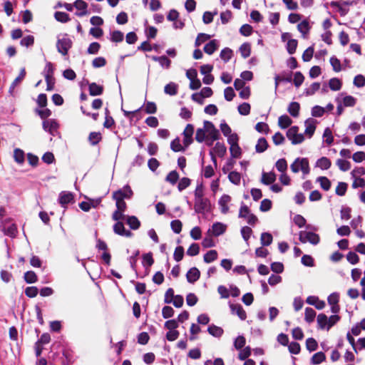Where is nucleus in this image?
Segmentation results:
<instances>
[{
	"instance_id": "nucleus-1",
	"label": "nucleus",
	"mask_w": 365,
	"mask_h": 365,
	"mask_svg": "<svg viewBox=\"0 0 365 365\" xmlns=\"http://www.w3.org/2000/svg\"><path fill=\"white\" fill-rule=\"evenodd\" d=\"M34 351L36 358V365H46V356H42L46 349V332H43L37 339L34 344Z\"/></svg>"
},
{
	"instance_id": "nucleus-2",
	"label": "nucleus",
	"mask_w": 365,
	"mask_h": 365,
	"mask_svg": "<svg viewBox=\"0 0 365 365\" xmlns=\"http://www.w3.org/2000/svg\"><path fill=\"white\" fill-rule=\"evenodd\" d=\"M36 103L37 106L34 109V112L42 120V128L46 131V93H40L36 100Z\"/></svg>"
},
{
	"instance_id": "nucleus-3",
	"label": "nucleus",
	"mask_w": 365,
	"mask_h": 365,
	"mask_svg": "<svg viewBox=\"0 0 365 365\" xmlns=\"http://www.w3.org/2000/svg\"><path fill=\"white\" fill-rule=\"evenodd\" d=\"M311 231H300L299 234V240L302 243L309 242L313 245H317L319 243V235Z\"/></svg>"
},
{
	"instance_id": "nucleus-4",
	"label": "nucleus",
	"mask_w": 365,
	"mask_h": 365,
	"mask_svg": "<svg viewBox=\"0 0 365 365\" xmlns=\"http://www.w3.org/2000/svg\"><path fill=\"white\" fill-rule=\"evenodd\" d=\"M290 168L293 173H298L302 170L304 175L309 173V161L307 158H297L291 165Z\"/></svg>"
},
{
	"instance_id": "nucleus-5",
	"label": "nucleus",
	"mask_w": 365,
	"mask_h": 365,
	"mask_svg": "<svg viewBox=\"0 0 365 365\" xmlns=\"http://www.w3.org/2000/svg\"><path fill=\"white\" fill-rule=\"evenodd\" d=\"M239 217L245 218L250 225H254L258 221L257 217L252 213L250 212L249 207L243 202L241 205L239 212Z\"/></svg>"
},
{
	"instance_id": "nucleus-6",
	"label": "nucleus",
	"mask_w": 365,
	"mask_h": 365,
	"mask_svg": "<svg viewBox=\"0 0 365 365\" xmlns=\"http://www.w3.org/2000/svg\"><path fill=\"white\" fill-rule=\"evenodd\" d=\"M299 128L296 125L291 127L287 132V136L293 145L302 143L304 140V135L298 133Z\"/></svg>"
},
{
	"instance_id": "nucleus-7",
	"label": "nucleus",
	"mask_w": 365,
	"mask_h": 365,
	"mask_svg": "<svg viewBox=\"0 0 365 365\" xmlns=\"http://www.w3.org/2000/svg\"><path fill=\"white\" fill-rule=\"evenodd\" d=\"M210 208V201L208 198L202 197L195 199L194 209L197 213L208 212Z\"/></svg>"
},
{
	"instance_id": "nucleus-8",
	"label": "nucleus",
	"mask_w": 365,
	"mask_h": 365,
	"mask_svg": "<svg viewBox=\"0 0 365 365\" xmlns=\"http://www.w3.org/2000/svg\"><path fill=\"white\" fill-rule=\"evenodd\" d=\"M205 130L207 133V140L215 141L219 138L220 132L215 128L214 124L210 121L204 122Z\"/></svg>"
},
{
	"instance_id": "nucleus-9",
	"label": "nucleus",
	"mask_w": 365,
	"mask_h": 365,
	"mask_svg": "<svg viewBox=\"0 0 365 365\" xmlns=\"http://www.w3.org/2000/svg\"><path fill=\"white\" fill-rule=\"evenodd\" d=\"M71 40L68 37H63L61 39H58L57 42V48L58 52L65 56L67 54L68 51L71 47Z\"/></svg>"
},
{
	"instance_id": "nucleus-10",
	"label": "nucleus",
	"mask_w": 365,
	"mask_h": 365,
	"mask_svg": "<svg viewBox=\"0 0 365 365\" xmlns=\"http://www.w3.org/2000/svg\"><path fill=\"white\" fill-rule=\"evenodd\" d=\"M194 133V126L192 124H187L183 131V143L185 147H188L193 141L192 135Z\"/></svg>"
},
{
	"instance_id": "nucleus-11",
	"label": "nucleus",
	"mask_w": 365,
	"mask_h": 365,
	"mask_svg": "<svg viewBox=\"0 0 365 365\" xmlns=\"http://www.w3.org/2000/svg\"><path fill=\"white\" fill-rule=\"evenodd\" d=\"M232 198L230 195L224 194L219 200L218 205L222 214H227L229 212V204Z\"/></svg>"
},
{
	"instance_id": "nucleus-12",
	"label": "nucleus",
	"mask_w": 365,
	"mask_h": 365,
	"mask_svg": "<svg viewBox=\"0 0 365 365\" xmlns=\"http://www.w3.org/2000/svg\"><path fill=\"white\" fill-rule=\"evenodd\" d=\"M113 231L115 234L126 237H130L133 235L130 231L125 230L123 223L121 222H117L113 225Z\"/></svg>"
},
{
	"instance_id": "nucleus-13",
	"label": "nucleus",
	"mask_w": 365,
	"mask_h": 365,
	"mask_svg": "<svg viewBox=\"0 0 365 365\" xmlns=\"http://www.w3.org/2000/svg\"><path fill=\"white\" fill-rule=\"evenodd\" d=\"M26 69L25 68H22L20 71L19 76L14 79V81L12 82L9 87V93L10 95L13 96L15 87L19 85L24 81V79L26 77Z\"/></svg>"
},
{
	"instance_id": "nucleus-14",
	"label": "nucleus",
	"mask_w": 365,
	"mask_h": 365,
	"mask_svg": "<svg viewBox=\"0 0 365 365\" xmlns=\"http://www.w3.org/2000/svg\"><path fill=\"white\" fill-rule=\"evenodd\" d=\"M74 7L79 11L76 12V14L78 16H83L88 14L87 7L88 4L83 0H76L73 3Z\"/></svg>"
},
{
	"instance_id": "nucleus-15",
	"label": "nucleus",
	"mask_w": 365,
	"mask_h": 365,
	"mask_svg": "<svg viewBox=\"0 0 365 365\" xmlns=\"http://www.w3.org/2000/svg\"><path fill=\"white\" fill-rule=\"evenodd\" d=\"M294 222L299 227H302L304 226H306V228L307 230H314V231L318 230V228L315 226H313L312 225H306L305 218L300 215H297L294 216Z\"/></svg>"
},
{
	"instance_id": "nucleus-16",
	"label": "nucleus",
	"mask_w": 365,
	"mask_h": 365,
	"mask_svg": "<svg viewBox=\"0 0 365 365\" xmlns=\"http://www.w3.org/2000/svg\"><path fill=\"white\" fill-rule=\"evenodd\" d=\"M1 231L4 235L9 236L11 238H14L18 232L17 225L16 223H11L7 226H3Z\"/></svg>"
},
{
	"instance_id": "nucleus-17",
	"label": "nucleus",
	"mask_w": 365,
	"mask_h": 365,
	"mask_svg": "<svg viewBox=\"0 0 365 365\" xmlns=\"http://www.w3.org/2000/svg\"><path fill=\"white\" fill-rule=\"evenodd\" d=\"M316 123L317 121L313 118H309L306 120L304 123L306 127L304 133L307 135L309 138H311L314 133L316 129Z\"/></svg>"
},
{
	"instance_id": "nucleus-18",
	"label": "nucleus",
	"mask_w": 365,
	"mask_h": 365,
	"mask_svg": "<svg viewBox=\"0 0 365 365\" xmlns=\"http://www.w3.org/2000/svg\"><path fill=\"white\" fill-rule=\"evenodd\" d=\"M230 307L232 313L237 315L241 320L246 319L247 314L240 304H231Z\"/></svg>"
},
{
	"instance_id": "nucleus-19",
	"label": "nucleus",
	"mask_w": 365,
	"mask_h": 365,
	"mask_svg": "<svg viewBox=\"0 0 365 365\" xmlns=\"http://www.w3.org/2000/svg\"><path fill=\"white\" fill-rule=\"evenodd\" d=\"M349 3L344 1H331V6L337 8L341 16H344L348 13L349 9L346 6H349Z\"/></svg>"
},
{
	"instance_id": "nucleus-20",
	"label": "nucleus",
	"mask_w": 365,
	"mask_h": 365,
	"mask_svg": "<svg viewBox=\"0 0 365 365\" xmlns=\"http://www.w3.org/2000/svg\"><path fill=\"white\" fill-rule=\"evenodd\" d=\"M25 152L22 149L16 148L13 155L14 161L19 165H23L25 162Z\"/></svg>"
},
{
	"instance_id": "nucleus-21",
	"label": "nucleus",
	"mask_w": 365,
	"mask_h": 365,
	"mask_svg": "<svg viewBox=\"0 0 365 365\" xmlns=\"http://www.w3.org/2000/svg\"><path fill=\"white\" fill-rule=\"evenodd\" d=\"M226 225L221 222H215L212 225V228L209 230V232L215 236H219L225 232Z\"/></svg>"
},
{
	"instance_id": "nucleus-22",
	"label": "nucleus",
	"mask_w": 365,
	"mask_h": 365,
	"mask_svg": "<svg viewBox=\"0 0 365 365\" xmlns=\"http://www.w3.org/2000/svg\"><path fill=\"white\" fill-rule=\"evenodd\" d=\"M73 202V195L70 192L63 191L60 193L59 202L62 206Z\"/></svg>"
},
{
	"instance_id": "nucleus-23",
	"label": "nucleus",
	"mask_w": 365,
	"mask_h": 365,
	"mask_svg": "<svg viewBox=\"0 0 365 365\" xmlns=\"http://www.w3.org/2000/svg\"><path fill=\"white\" fill-rule=\"evenodd\" d=\"M219 48V42L213 39L204 46V51L208 55H212Z\"/></svg>"
},
{
	"instance_id": "nucleus-24",
	"label": "nucleus",
	"mask_w": 365,
	"mask_h": 365,
	"mask_svg": "<svg viewBox=\"0 0 365 365\" xmlns=\"http://www.w3.org/2000/svg\"><path fill=\"white\" fill-rule=\"evenodd\" d=\"M120 192V199L123 200L124 198L130 199L133 195V191L129 185H125L123 187V189L118 190L113 193V195H115Z\"/></svg>"
},
{
	"instance_id": "nucleus-25",
	"label": "nucleus",
	"mask_w": 365,
	"mask_h": 365,
	"mask_svg": "<svg viewBox=\"0 0 365 365\" xmlns=\"http://www.w3.org/2000/svg\"><path fill=\"white\" fill-rule=\"evenodd\" d=\"M200 271L196 267H192L187 272L186 277L190 283H194L200 278Z\"/></svg>"
},
{
	"instance_id": "nucleus-26",
	"label": "nucleus",
	"mask_w": 365,
	"mask_h": 365,
	"mask_svg": "<svg viewBox=\"0 0 365 365\" xmlns=\"http://www.w3.org/2000/svg\"><path fill=\"white\" fill-rule=\"evenodd\" d=\"M23 278L27 284H34L38 282V276L33 270H29L24 272Z\"/></svg>"
},
{
	"instance_id": "nucleus-27",
	"label": "nucleus",
	"mask_w": 365,
	"mask_h": 365,
	"mask_svg": "<svg viewBox=\"0 0 365 365\" xmlns=\"http://www.w3.org/2000/svg\"><path fill=\"white\" fill-rule=\"evenodd\" d=\"M307 302L311 305H314L317 309H322L325 307V302L319 300L317 297H309L307 299Z\"/></svg>"
},
{
	"instance_id": "nucleus-28",
	"label": "nucleus",
	"mask_w": 365,
	"mask_h": 365,
	"mask_svg": "<svg viewBox=\"0 0 365 365\" xmlns=\"http://www.w3.org/2000/svg\"><path fill=\"white\" fill-rule=\"evenodd\" d=\"M152 59L154 61L158 62L160 66L165 68H169L170 66L171 61L170 60L165 56H153Z\"/></svg>"
},
{
	"instance_id": "nucleus-29",
	"label": "nucleus",
	"mask_w": 365,
	"mask_h": 365,
	"mask_svg": "<svg viewBox=\"0 0 365 365\" xmlns=\"http://www.w3.org/2000/svg\"><path fill=\"white\" fill-rule=\"evenodd\" d=\"M331 160L327 157H322L316 163V166L322 170L329 169L331 167Z\"/></svg>"
},
{
	"instance_id": "nucleus-30",
	"label": "nucleus",
	"mask_w": 365,
	"mask_h": 365,
	"mask_svg": "<svg viewBox=\"0 0 365 365\" xmlns=\"http://www.w3.org/2000/svg\"><path fill=\"white\" fill-rule=\"evenodd\" d=\"M125 220L132 230H138L140 226V222L135 216H127Z\"/></svg>"
},
{
	"instance_id": "nucleus-31",
	"label": "nucleus",
	"mask_w": 365,
	"mask_h": 365,
	"mask_svg": "<svg viewBox=\"0 0 365 365\" xmlns=\"http://www.w3.org/2000/svg\"><path fill=\"white\" fill-rule=\"evenodd\" d=\"M120 195V192L115 195H113V198L115 200L117 210L124 212L127 207V205L124 200L120 199V197H118V195Z\"/></svg>"
},
{
	"instance_id": "nucleus-32",
	"label": "nucleus",
	"mask_w": 365,
	"mask_h": 365,
	"mask_svg": "<svg viewBox=\"0 0 365 365\" xmlns=\"http://www.w3.org/2000/svg\"><path fill=\"white\" fill-rule=\"evenodd\" d=\"M207 331L210 334L215 337H220L223 334V329L214 324L210 325L207 329Z\"/></svg>"
},
{
	"instance_id": "nucleus-33",
	"label": "nucleus",
	"mask_w": 365,
	"mask_h": 365,
	"mask_svg": "<svg viewBox=\"0 0 365 365\" xmlns=\"http://www.w3.org/2000/svg\"><path fill=\"white\" fill-rule=\"evenodd\" d=\"M292 123V119L287 115H281L278 119L279 126L283 129L288 128Z\"/></svg>"
},
{
	"instance_id": "nucleus-34",
	"label": "nucleus",
	"mask_w": 365,
	"mask_h": 365,
	"mask_svg": "<svg viewBox=\"0 0 365 365\" xmlns=\"http://www.w3.org/2000/svg\"><path fill=\"white\" fill-rule=\"evenodd\" d=\"M34 44V36L32 35H27L23 36L20 41V45L26 48L33 46Z\"/></svg>"
},
{
	"instance_id": "nucleus-35",
	"label": "nucleus",
	"mask_w": 365,
	"mask_h": 365,
	"mask_svg": "<svg viewBox=\"0 0 365 365\" xmlns=\"http://www.w3.org/2000/svg\"><path fill=\"white\" fill-rule=\"evenodd\" d=\"M276 180V175L273 173H263L262 176V182L265 185H270Z\"/></svg>"
},
{
	"instance_id": "nucleus-36",
	"label": "nucleus",
	"mask_w": 365,
	"mask_h": 365,
	"mask_svg": "<svg viewBox=\"0 0 365 365\" xmlns=\"http://www.w3.org/2000/svg\"><path fill=\"white\" fill-rule=\"evenodd\" d=\"M103 86L96 83H92L89 85V93L91 96H99L103 93Z\"/></svg>"
},
{
	"instance_id": "nucleus-37",
	"label": "nucleus",
	"mask_w": 365,
	"mask_h": 365,
	"mask_svg": "<svg viewBox=\"0 0 365 365\" xmlns=\"http://www.w3.org/2000/svg\"><path fill=\"white\" fill-rule=\"evenodd\" d=\"M317 324H318V326H319V329H327V327H328V317L326 314H319L318 316H317Z\"/></svg>"
},
{
	"instance_id": "nucleus-38",
	"label": "nucleus",
	"mask_w": 365,
	"mask_h": 365,
	"mask_svg": "<svg viewBox=\"0 0 365 365\" xmlns=\"http://www.w3.org/2000/svg\"><path fill=\"white\" fill-rule=\"evenodd\" d=\"M300 109V105L297 102H292L288 107V112L293 117H297Z\"/></svg>"
},
{
	"instance_id": "nucleus-39",
	"label": "nucleus",
	"mask_w": 365,
	"mask_h": 365,
	"mask_svg": "<svg viewBox=\"0 0 365 365\" xmlns=\"http://www.w3.org/2000/svg\"><path fill=\"white\" fill-rule=\"evenodd\" d=\"M299 31L302 34L304 38H306V35L309 33L310 26L309 22L306 20L299 23L297 26Z\"/></svg>"
},
{
	"instance_id": "nucleus-40",
	"label": "nucleus",
	"mask_w": 365,
	"mask_h": 365,
	"mask_svg": "<svg viewBox=\"0 0 365 365\" xmlns=\"http://www.w3.org/2000/svg\"><path fill=\"white\" fill-rule=\"evenodd\" d=\"M268 144L264 138H261L258 140L257 143L255 146L257 153H263L267 148Z\"/></svg>"
},
{
	"instance_id": "nucleus-41",
	"label": "nucleus",
	"mask_w": 365,
	"mask_h": 365,
	"mask_svg": "<svg viewBox=\"0 0 365 365\" xmlns=\"http://www.w3.org/2000/svg\"><path fill=\"white\" fill-rule=\"evenodd\" d=\"M164 91L166 94L175 96L178 93V85L171 82L165 86Z\"/></svg>"
},
{
	"instance_id": "nucleus-42",
	"label": "nucleus",
	"mask_w": 365,
	"mask_h": 365,
	"mask_svg": "<svg viewBox=\"0 0 365 365\" xmlns=\"http://www.w3.org/2000/svg\"><path fill=\"white\" fill-rule=\"evenodd\" d=\"M341 85V81L337 78H331L329 82L330 89L334 91H339Z\"/></svg>"
},
{
	"instance_id": "nucleus-43",
	"label": "nucleus",
	"mask_w": 365,
	"mask_h": 365,
	"mask_svg": "<svg viewBox=\"0 0 365 365\" xmlns=\"http://www.w3.org/2000/svg\"><path fill=\"white\" fill-rule=\"evenodd\" d=\"M20 16H22V22L24 24H29L33 19L32 12L30 10H29V9H26L24 11H21L20 12Z\"/></svg>"
},
{
	"instance_id": "nucleus-44",
	"label": "nucleus",
	"mask_w": 365,
	"mask_h": 365,
	"mask_svg": "<svg viewBox=\"0 0 365 365\" xmlns=\"http://www.w3.org/2000/svg\"><path fill=\"white\" fill-rule=\"evenodd\" d=\"M240 52L244 58H246L250 56L251 46L248 43H245L240 47Z\"/></svg>"
},
{
	"instance_id": "nucleus-45",
	"label": "nucleus",
	"mask_w": 365,
	"mask_h": 365,
	"mask_svg": "<svg viewBox=\"0 0 365 365\" xmlns=\"http://www.w3.org/2000/svg\"><path fill=\"white\" fill-rule=\"evenodd\" d=\"M272 235L269 232H263L261 235L260 241L263 246H268L272 242Z\"/></svg>"
},
{
	"instance_id": "nucleus-46",
	"label": "nucleus",
	"mask_w": 365,
	"mask_h": 365,
	"mask_svg": "<svg viewBox=\"0 0 365 365\" xmlns=\"http://www.w3.org/2000/svg\"><path fill=\"white\" fill-rule=\"evenodd\" d=\"M226 147L224 145V144L217 142L214 148L213 151L219 156V157H223L225 154L226 153Z\"/></svg>"
},
{
	"instance_id": "nucleus-47",
	"label": "nucleus",
	"mask_w": 365,
	"mask_h": 365,
	"mask_svg": "<svg viewBox=\"0 0 365 365\" xmlns=\"http://www.w3.org/2000/svg\"><path fill=\"white\" fill-rule=\"evenodd\" d=\"M217 258V252L215 250L208 251L204 255V261L206 263H210V262L215 261Z\"/></svg>"
},
{
	"instance_id": "nucleus-48",
	"label": "nucleus",
	"mask_w": 365,
	"mask_h": 365,
	"mask_svg": "<svg viewBox=\"0 0 365 365\" xmlns=\"http://www.w3.org/2000/svg\"><path fill=\"white\" fill-rule=\"evenodd\" d=\"M326 359L325 354L322 352H317L314 354L312 357V364H319L323 362Z\"/></svg>"
},
{
	"instance_id": "nucleus-49",
	"label": "nucleus",
	"mask_w": 365,
	"mask_h": 365,
	"mask_svg": "<svg viewBox=\"0 0 365 365\" xmlns=\"http://www.w3.org/2000/svg\"><path fill=\"white\" fill-rule=\"evenodd\" d=\"M320 183L321 187L327 191L331 187V182L327 177H319L317 180Z\"/></svg>"
},
{
	"instance_id": "nucleus-50",
	"label": "nucleus",
	"mask_w": 365,
	"mask_h": 365,
	"mask_svg": "<svg viewBox=\"0 0 365 365\" xmlns=\"http://www.w3.org/2000/svg\"><path fill=\"white\" fill-rule=\"evenodd\" d=\"M101 140V134L98 132H92L88 136V140L91 145H95L98 144Z\"/></svg>"
},
{
	"instance_id": "nucleus-51",
	"label": "nucleus",
	"mask_w": 365,
	"mask_h": 365,
	"mask_svg": "<svg viewBox=\"0 0 365 365\" xmlns=\"http://www.w3.org/2000/svg\"><path fill=\"white\" fill-rule=\"evenodd\" d=\"M54 17L56 21L61 22V23H66L70 20L68 14L65 12H61V11L55 12Z\"/></svg>"
},
{
	"instance_id": "nucleus-52",
	"label": "nucleus",
	"mask_w": 365,
	"mask_h": 365,
	"mask_svg": "<svg viewBox=\"0 0 365 365\" xmlns=\"http://www.w3.org/2000/svg\"><path fill=\"white\" fill-rule=\"evenodd\" d=\"M26 156L28 163L31 167L34 168L38 165L39 158L36 155H34L32 153H28Z\"/></svg>"
},
{
	"instance_id": "nucleus-53",
	"label": "nucleus",
	"mask_w": 365,
	"mask_h": 365,
	"mask_svg": "<svg viewBox=\"0 0 365 365\" xmlns=\"http://www.w3.org/2000/svg\"><path fill=\"white\" fill-rule=\"evenodd\" d=\"M228 178L232 183L239 185L240 183L241 175L238 172L232 171L229 173Z\"/></svg>"
},
{
	"instance_id": "nucleus-54",
	"label": "nucleus",
	"mask_w": 365,
	"mask_h": 365,
	"mask_svg": "<svg viewBox=\"0 0 365 365\" xmlns=\"http://www.w3.org/2000/svg\"><path fill=\"white\" fill-rule=\"evenodd\" d=\"M24 292L26 297L29 298H34L38 294V289L35 286L27 287L25 289Z\"/></svg>"
},
{
	"instance_id": "nucleus-55",
	"label": "nucleus",
	"mask_w": 365,
	"mask_h": 365,
	"mask_svg": "<svg viewBox=\"0 0 365 365\" xmlns=\"http://www.w3.org/2000/svg\"><path fill=\"white\" fill-rule=\"evenodd\" d=\"M320 88L319 83H313L309 88H306L304 91V94L307 96H312Z\"/></svg>"
},
{
	"instance_id": "nucleus-56",
	"label": "nucleus",
	"mask_w": 365,
	"mask_h": 365,
	"mask_svg": "<svg viewBox=\"0 0 365 365\" xmlns=\"http://www.w3.org/2000/svg\"><path fill=\"white\" fill-rule=\"evenodd\" d=\"M297 47V41L296 39H289L287 43V50L289 54L295 53Z\"/></svg>"
},
{
	"instance_id": "nucleus-57",
	"label": "nucleus",
	"mask_w": 365,
	"mask_h": 365,
	"mask_svg": "<svg viewBox=\"0 0 365 365\" xmlns=\"http://www.w3.org/2000/svg\"><path fill=\"white\" fill-rule=\"evenodd\" d=\"M58 124L55 120H47V128L52 135H56L58 133Z\"/></svg>"
},
{
	"instance_id": "nucleus-58",
	"label": "nucleus",
	"mask_w": 365,
	"mask_h": 365,
	"mask_svg": "<svg viewBox=\"0 0 365 365\" xmlns=\"http://www.w3.org/2000/svg\"><path fill=\"white\" fill-rule=\"evenodd\" d=\"M323 138H324V142L328 145H331L333 143L334 138L332 135V132L329 128H327L323 133Z\"/></svg>"
},
{
	"instance_id": "nucleus-59",
	"label": "nucleus",
	"mask_w": 365,
	"mask_h": 365,
	"mask_svg": "<svg viewBox=\"0 0 365 365\" xmlns=\"http://www.w3.org/2000/svg\"><path fill=\"white\" fill-rule=\"evenodd\" d=\"M210 38H211V36L208 34H203V33L199 34L197 35L195 42V46H197V47L200 46L202 43H203L206 41L209 40Z\"/></svg>"
},
{
	"instance_id": "nucleus-60",
	"label": "nucleus",
	"mask_w": 365,
	"mask_h": 365,
	"mask_svg": "<svg viewBox=\"0 0 365 365\" xmlns=\"http://www.w3.org/2000/svg\"><path fill=\"white\" fill-rule=\"evenodd\" d=\"M315 316L316 312L312 308L307 307L305 309V320L308 323L312 322L314 319Z\"/></svg>"
},
{
	"instance_id": "nucleus-61",
	"label": "nucleus",
	"mask_w": 365,
	"mask_h": 365,
	"mask_svg": "<svg viewBox=\"0 0 365 365\" xmlns=\"http://www.w3.org/2000/svg\"><path fill=\"white\" fill-rule=\"evenodd\" d=\"M205 139H207V133L206 131L205 130V127L203 128L197 129L195 134V140L199 143H202Z\"/></svg>"
},
{
	"instance_id": "nucleus-62",
	"label": "nucleus",
	"mask_w": 365,
	"mask_h": 365,
	"mask_svg": "<svg viewBox=\"0 0 365 365\" xmlns=\"http://www.w3.org/2000/svg\"><path fill=\"white\" fill-rule=\"evenodd\" d=\"M275 166L278 171L281 172L282 173H285L287 169V163L286 160L284 158L278 160L275 164Z\"/></svg>"
},
{
	"instance_id": "nucleus-63",
	"label": "nucleus",
	"mask_w": 365,
	"mask_h": 365,
	"mask_svg": "<svg viewBox=\"0 0 365 365\" xmlns=\"http://www.w3.org/2000/svg\"><path fill=\"white\" fill-rule=\"evenodd\" d=\"M232 56V51L229 48L222 49L220 52V58L225 61L227 62Z\"/></svg>"
},
{
	"instance_id": "nucleus-64",
	"label": "nucleus",
	"mask_w": 365,
	"mask_h": 365,
	"mask_svg": "<svg viewBox=\"0 0 365 365\" xmlns=\"http://www.w3.org/2000/svg\"><path fill=\"white\" fill-rule=\"evenodd\" d=\"M336 165L342 171H347L351 168L350 163L345 160L338 159L336 161Z\"/></svg>"
}]
</instances>
